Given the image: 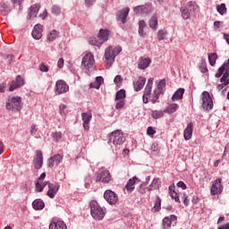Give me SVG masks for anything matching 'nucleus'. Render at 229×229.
<instances>
[{
    "label": "nucleus",
    "instance_id": "f03ea898",
    "mask_svg": "<svg viewBox=\"0 0 229 229\" xmlns=\"http://www.w3.org/2000/svg\"><path fill=\"white\" fill-rule=\"evenodd\" d=\"M126 138L124 137V134L119 130H116L108 135L107 144H109V146H112V144H114V146H121L124 144Z\"/></svg>",
    "mask_w": 229,
    "mask_h": 229
},
{
    "label": "nucleus",
    "instance_id": "4d7b16f0",
    "mask_svg": "<svg viewBox=\"0 0 229 229\" xmlns=\"http://www.w3.org/2000/svg\"><path fill=\"white\" fill-rule=\"evenodd\" d=\"M39 71H41V72H49V67L47 65H46V64L41 63L39 64Z\"/></svg>",
    "mask_w": 229,
    "mask_h": 229
},
{
    "label": "nucleus",
    "instance_id": "6ab92c4d",
    "mask_svg": "<svg viewBox=\"0 0 229 229\" xmlns=\"http://www.w3.org/2000/svg\"><path fill=\"white\" fill-rule=\"evenodd\" d=\"M194 130V123L192 122L187 124V127L184 130L183 137L185 140H191L192 139V131Z\"/></svg>",
    "mask_w": 229,
    "mask_h": 229
},
{
    "label": "nucleus",
    "instance_id": "9d476101",
    "mask_svg": "<svg viewBox=\"0 0 229 229\" xmlns=\"http://www.w3.org/2000/svg\"><path fill=\"white\" fill-rule=\"evenodd\" d=\"M104 199H106L109 205H115V203L119 201V197L114 191L106 190L104 192Z\"/></svg>",
    "mask_w": 229,
    "mask_h": 229
},
{
    "label": "nucleus",
    "instance_id": "0e129e2a",
    "mask_svg": "<svg viewBox=\"0 0 229 229\" xmlns=\"http://www.w3.org/2000/svg\"><path fill=\"white\" fill-rule=\"evenodd\" d=\"M199 201H201V199L198 196H193L191 199V203H193V205H198Z\"/></svg>",
    "mask_w": 229,
    "mask_h": 229
},
{
    "label": "nucleus",
    "instance_id": "5701e85b",
    "mask_svg": "<svg viewBox=\"0 0 229 229\" xmlns=\"http://www.w3.org/2000/svg\"><path fill=\"white\" fill-rule=\"evenodd\" d=\"M153 88L146 86L143 91L142 101L145 105L149 103V98H151V90Z\"/></svg>",
    "mask_w": 229,
    "mask_h": 229
},
{
    "label": "nucleus",
    "instance_id": "69168bd1",
    "mask_svg": "<svg viewBox=\"0 0 229 229\" xmlns=\"http://www.w3.org/2000/svg\"><path fill=\"white\" fill-rule=\"evenodd\" d=\"M47 165H48V167H55V160L53 159V157H49Z\"/></svg>",
    "mask_w": 229,
    "mask_h": 229
},
{
    "label": "nucleus",
    "instance_id": "2eb2a0df",
    "mask_svg": "<svg viewBox=\"0 0 229 229\" xmlns=\"http://www.w3.org/2000/svg\"><path fill=\"white\" fill-rule=\"evenodd\" d=\"M82 121H83V128L86 131H89L90 130V121H92V113L91 112H86L81 114Z\"/></svg>",
    "mask_w": 229,
    "mask_h": 229
},
{
    "label": "nucleus",
    "instance_id": "473e14b6",
    "mask_svg": "<svg viewBox=\"0 0 229 229\" xmlns=\"http://www.w3.org/2000/svg\"><path fill=\"white\" fill-rule=\"evenodd\" d=\"M160 93L159 91H157V89H154L153 93L150 94V98H148L151 103L153 105H155L156 103H158V99L160 98Z\"/></svg>",
    "mask_w": 229,
    "mask_h": 229
},
{
    "label": "nucleus",
    "instance_id": "37998d69",
    "mask_svg": "<svg viewBox=\"0 0 229 229\" xmlns=\"http://www.w3.org/2000/svg\"><path fill=\"white\" fill-rule=\"evenodd\" d=\"M52 159H54L55 165H60V163L62 162V160H64V157L60 154H56L52 157Z\"/></svg>",
    "mask_w": 229,
    "mask_h": 229
},
{
    "label": "nucleus",
    "instance_id": "f3484780",
    "mask_svg": "<svg viewBox=\"0 0 229 229\" xmlns=\"http://www.w3.org/2000/svg\"><path fill=\"white\" fill-rule=\"evenodd\" d=\"M42 31H44L42 24H36L31 33L33 38L40 40L42 38Z\"/></svg>",
    "mask_w": 229,
    "mask_h": 229
},
{
    "label": "nucleus",
    "instance_id": "e2e57ef3",
    "mask_svg": "<svg viewBox=\"0 0 229 229\" xmlns=\"http://www.w3.org/2000/svg\"><path fill=\"white\" fill-rule=\"evenodd\" d=\"M189 203H190L189 196L187 194L183 193V205H184V207H189Z\"/></svg>",
    "mask_w": 229,
    "mask_h": 229
},
{
    "label": "nucleus",
    "instance_id": "0eeeda50",
    "mask_svg": "<svg viewBox=\"0 0 229 229\" xmlns=\"http://www.w3.org/2000/svg\"><path fill=\"white\" fill-rule=\"evenodd\" d=\"M69 92V85L64 80H59L55 82V94L60 96V94H65Z\"/></svg>",
    "mask_w": 229,
    "mask_h": 229
},
{
    "label": "nucleus",
    "instance_id": "423d86ee",
    "mask_svg": "<svg viewBox=\"0 0 229 229\" xmlns=\"http://www.w3.org/2000/svg\"><path fill=\"white\" fill-rule=\"evenodd\" d=\"M94 181L96 183L101 182L102 183H110L112 182V174H110V171L104 170L98 173L95 177Z\"/></svg>",
    "mask_w": 229,
    "mask_h": 229
},
{
    "label": "nucleus",
    "instance_id": "603ef678",
    "mask_svg": "<svg viewBox=\"0 0 229 229\" xmlns=\"http://www.w3.org/2000/svg\"><path fill=\"white\" fill-rule=\"evenodd\" d=\"M114 82L116 85V87H119L120 85H123V76L116 75L114 79Z\"/></svg>",
    "mask_w": 229,
    "mask_h": 229
},
{
    "label": "nucleus",
    "instance_id": "5fc2aeb1",
    "mask_svg": "<svg viewBox=\"0 0 229 229\" xmlns=\"http://www.w3.org/2000/svg\"><path fill=\"white\" fill-rule=\"evenodd\" d=\"M61 115H67V106L61 104L59 106Z\"/></svg>",
    "mask_w": 229,
    "mask_h": 229
},
{
    "label": "nucleus",
    "instance_id": "79ce46f5",
    "mask_svg": "<svg viewBox=\"0 0 229 229\" xmlns=\"http://www.w3.org/2000/svg\"><path fill=\"white\" fill-rule=\"evenodd\" d=\"M164 89H165V79L161 80L157 86V89L155 90L159 91L161 94L164 91Z\"/></svg>",
    "mask_w": 229,
    "mask_h": 229
},
{
    "label": "nucleus",
    "instance_id": "c85d7f7f",
    "mask_svg": "<svg viewBox=\"0 0 229 229\" xmlns=\"http://www.w3.org/2000/svg\"><path fill=\"white\" fill-rule=\"evenodd\" d=\"M162 209V199H160V196H156L155 205L153 208L151 209V212H160Z\"/></svg>",
    "mask_w": 229,
    "mask_h": 229
},
{
    "label": "nucleus",
    "instance_id": "dca6fc26",
    "mask_svg": "<svg viewBox=\"0 0 229 229\" xmlns=\"http://www.w3.org/2000/svg\"><path fill=\"white\" fill-rule=\"evenodd\" d=\"M49 229H67V225L65 222L62 220H56V218H53L48 226Z\"/></svg>",
    "mask_w": 229,
    "mask_h": 229
},
{
    "label": "nucleus",
    "instance_id": "7c9ffc66",
    "mask_svg": "<svg viewBox=\"0 0 229 229\" xmlns=\"http://www.w3.org/2000/svg\"><path fill=\"white\" fill-rule=\"evenodd\" d=\"M148 26L149 28H151V30H158V18L157 17V15L151 16L148 22Z\"/></svg>",
    "mask_w": 229,
    "mask_h": 229
},
{
    "label": "nucleus",
    "instance_id": "4468645a",
    "mask_svg": "<svg viewBox=\"0 0 229 229\" xmlns=\"http://www.w3.org/2000/svg\"><path fill=\"white\" fill-rule=\"evenodd\" d=\"M130 14V7H125L121 11H118L116 13V21L122 22L123 24H126L127 17Z\"/></svg>",
    "mask_w": 229,
    "mask_h": 229
},
{
    "label": "nucleus",
    "instance_id": "c9c22d12",
    "mask_svg": "<svg viewBox=\"0 0 229 229\" xmlns=\"http://www.w3.org/2000/svg\"><path fill=\"white\" fill-rule=\"evenodd\" d=\"M178 110V104H170L165 110V114H174Z\"/></svg>",
    "mask_w": 229,
    "mask_h": 229
},
{
    "label": "nucleus",
    "instance_id": "393cba45",
    "mask_svg": "<svg viewBox=\"0 0 229 229\" xmlns=\"http://www.w3.org/2000/svg\"><path fill=\"white\" fill-rule=\"evenodd\" d=\"M38 10H40V4H36L31 5L27 19H35V17H37V14L38 13Z\"/></svg>",
    "mask_w": 229,
    "mask_h": 229
},
{
    "label": "nucleus",
    "instance_id": "de8ad7c7",
    "mask_svg": "<svg viewBox=\"0 0 229 229\" xmlns=\"http://www.w3.org/2000/svg\"><path fill=\"white\" fill-rule=\"evenodd\" d=\"M35 191L37 192H42L44 191V189L46 188V184H42L39 182H37L35 184Z\"/></svg>",
    "mask_w": 229,
    "mask_h": 229
},
{
    "label": "nucleus",
    "instance_id": "6e6d98bb",
    "mask_svg": "<svg viewBox=\"0 0 229 229\" xmlns=\"http://www.w3.org/2000/svg\"><path fill=\"white\" fill-rule=\"evenodd\" d=\"M170 197L172 199H174L175 203H180V195L178 192L174 191V193H170Z\"/></svg>",
    "mask_w": 229,
    "mask_h": 229
},
{
    "label": "nucleus",
    "instance_id": "8fccbe9b",
    "mask_svg": "<svg viewBox=\"0 0 229 229\" xmlns=\"http://www.w3.org/2000/svg\"><path fill=\"white\" fill-rule=\"evenodd\" d=\"M167 36V32L165 31L164 30H160L157 32V38L159 41L164 40V38H165V37Z\"/></svg>",
    "mask_w": 229,
    "mask_h": 229
},
{
    "label": "nucleus",
    "instance_id": "a19ab883",
    "mask_svg": "<svg viewBox=\"0 0 229 229\" xmlns=\"http://www.w3.org/2000/svg\"><path fill=\"white\" fill-rule=\"evenodd\" d=\"M199 71L200 72H202V74L208 72V68L207 67V61L205 59H201Z\"/></svg>",
    "mask_w": 229,
    "mask_h": 229
},
{
    "label": "nucleus",
    "instance_id": "72a5a7b5",
    "mask_svg": "<svg viewBox=\"0 0 229 229\" xmlns=\"http://www.w3.org/2000/svg\"><path fill=\"white\" fill-rule=\"evenodd\" d=\"M126 99V90L122 89L115 93L114 101Z\"/></svg>",
    "mask_w": 229,
    "mask_h": 229
},
{
    "label": "nucleus",
    "instance_id": "864d4df0",
    "mask_svg": "<svg viewBox=\"0 0 229 229\" xmlns=\"http://www.w3.org/2000/svg\"><path fill=\"white\" fill-rule=\"evenodd\" d=\"M114 62H115V58H106V69H110L114 65Z\"/></svg>",
    "mask_w": 229,
    "mask_h": 229
},
{
    "label": "nucleus",
    "instance_id": "58836bf2",
    "mask_svg": "<svg viewBox=\"0 0 229 229\" xmlns=\"http://www.w3.org/2000/svg\"><path fill=\"white\" fill-rule=\"evenodd\" d=\"M164 114H165L164 111L154 110L151 111V117H153V119H162Z\"/></svg>",
    "mask_w": 229,
    "mask_h": 229
},
{
    "label": "nucleus",
    "instance_id": "49530a36",
    "mask_svg": "<svg viewBox=\"0 0 229 229\" xmlns=\"http://www.w3.org/2000/svg\"><path fill=\"white\" fill-rule=\"evenodd\" d=\"M52 139L55 142H59V140L62 139V132L60 131L53 132Z\"/></svg>",
    "mask_w": 229,
    "mask_h": 229
},
{
    "label": "nucleus",
    "instance_id": "ea45409f",
    "mask_svg": "<svg viewBox=\"0 0 229 229\" xmlns=\"http://www.w3.org/2000/svg\"><path fill=\"white\" fill-rule=\"evenodd\" d=\"M171 225H173V223L169 219V216H165V218H163V222H162L163 229H170Z\"/></svg>",
    "mask_w": 229,
    "mask_h": 229
},
{
    "label": "nucleus",
    "instance_id": "7ed1b4c3",
    "mask_svg": "<svg viewBox=\"0 0 229 229\" xmlns=\"http://www.w3.org/2000/svg\"><path fill=\"white\" fill-rule=\"evenodd\" d=\"M5 108L12 112H21V110H22V98L12 97L11 98H8Z\"/></svg>",
    "mask_w": 229,
    "mask_h": 229
},
{
    "label": "nucleus",
    "instance_id": "a878e982",
    "mask_svg": "<svg viewBox=\"0 0 229 229\" xmlns=\"http://www.w3.org/2000/svg\"><path fill=\"white\" fill-rule=\"evenodd\" d=\"M183 94H185V89L179 88L172 96V101H180V99H183Z\"/></svg>",
    "mask_w": 229,
    "mask_h": 229
},
{
    "label": "nucleus",
    "instance_id": "bf43d9fd",
    "mask_svg": "<svg viewBox=\"0 0 229 229\" xmlns=\"http://www.w3.org/2000/svg\"><path fill=\"white\" fill-rule=\"evenodd\" d=\"M30 134L34 137L35 133H37L38 131V128H37V124L33 123L30 126Z\"/></svg>",
    "mask_w": 229,
    "mask_h": 229
},
{
    "label": "nucleus",
    "instance_id": "f257e3e1",
    "mask_svg": "<svg viewBox=\"0 0 229 229\" xmlns=\"http://www.w3.org/2000/svg\"><path fill=\"white\" fill-rule=\"evenodd\" d=\"M108 37H110V30L100 29L97 38H90L89 43L91 46H96L97 47H101L102 44L108 41Z\"/></svg>",
    "mask_w": 229,
    "mask_h": 229
},
{
    "label": "nucleus",
    "instance_id": "f8f14e48",
    "mask_svg": "<svg viewBox=\"0 0 229 229\" xmlns=\"http://www.w3.org/2000/svg\"><path fill=\"white\" fill-rule=\"evenodd\" d=\"M212 196H217L223 192V184H221V178L216 179L210 190Z\"/></svg>",
    "mask_w": 229,
    "mask_h": 229
},
{
    "label": "nucleus",
    "instance_id": "39448f33",
    "mask_svg": "<svg viewBox=\"0 0 229 229\" xmlns=\"http://www.w3.org/2000/svg\"><path fill=\"white\" fill-rule=\"evenodd\" d=\"M201 106L204 112H210L214 108V100H212V97L208 91H203L201 93Z\"/></svg>",
    "mask_w": 229,
    "mask_h": 229
},
{
    "label": "nucleus",
    "instance_id": "1a4fd4ad",
    "mask_svg": "<svg viewBox=\"0 0 229 229\" xmlns=\"http://www.w3.org/2000/svg\"><path fill=\"white\" fill-rule=\"evenodd\" d=\"M121 51H123V47H121V46H116L114 47L110 46L106 48L105 58H115Z\"/></svg>",
    "mask_w": 229,
    "mask_h": 229
},
{
    "label": "nucleus",
    "instance_id": "bb28decb",
    "mask_svg": "<svg viewBox=\"0 0 229 229\" xmlns=\"http://www.w3.org/2000/svg\"><path fill=\"white\" fill-rule=\"evenodd\" d=\"M95 62L94 58H82L81 65L82 67H85L86 71H90Z\"/></svg>",
    "mask_w": 229,
    "mask_h": 229
},
{
    "label": "nucleus",
    "instance_id": "6e6552de",
    "mask_svg": "<svg viewBox=\"0 0 229 229\" xmlns=\"http://www.w3.org/2000/svg\"><path fill=\"white\" fill-rule=\"evenodd\" d=\"M24 85H26L24 77L21 75H17L10 84L9 92H13V90H17V89H21V87H24Z\"/></svg>",
    "mask_w": 229,
    "mask_h": 229
},
{
    "label": "nucleus",
    "instance_id": "cd10ccee",
    "mask_svg": "<svg viewBox=\"0 0 229 229\" xmlns=\"http://www.w3.org/2000/svg\"><path fill=\"white\" fill-rule=\"evenodd\" d=\"M227 69H229V59L227 60V63H225L218 68L217 72L215 74V78H221Z\"/></svg>",
    "mask_w": 229,
    "mask_h": 229
},
{
    "label": "nucleus",
    "instance_id": "2f4dec72",
    "mask_svg": "<svg viewBox=\"0 0 229 229\" xmlns=\"http://www.w3.org/2000/svg\"><path fill=\"white\" fill-rule=\"evenodd\" d=\"M102 83H105V79H103L102 76H98V77H96L95 85H94V83L91 82L89 84V87H90V89H98L101 87Z\"/></svg>",
    "mask_w": 229,
    "mask_h": 229
},
{
    "label": "nucleus",
    "instance_id": "774afa93",
    "mask_svg": "<svg viewBox=\"0 0 229 229\" xmlns=\"http://www.w3.org/2000/svg\"><path fill=\"white\" fill-rule=\"evenodd\" d=\"M217 229H229V222L227 224L218 226Z\"/></svg>",
    "mask_w": 229,
    "mask_h": 229
},
{
    "label": "nucleus",
    "instance_id": "680f3d73",
    "mask_svg": "<svg viewBox=\"0 0 229 229\" xmlns=\"http://www.w3.org/2000/svg\"><path fill=\"white\" fill-rule=\"evenodd\" d=\"M177 187L182 189V191H185L187 189V184H185V182L182 181H179L177 182Z\"/></svg>",
    "mask_w": 229,
    "mask_h": 229
},
{
    "label": "nucleus",
    "instance_id": "ddd939ff",
    "mask_svg": "<svg viewBox=\"0 0 229 229\" xmlns=\"http://www.w3.org/2000/svg\"><path fill=\"white\" fill-rule=\"evenodd\" d=\"M58 191H60V183H48V191H47V196L53 199L55 196H56V194L58 193Z\"/></svg>",
    "mask_w": 229,
    "mask_h": 229
},
{
    "label": "nucleus",
    "instance_id": "20e7f679",
    "mask_svg": "<svg viewBox=\"0 0 229 229\" xmlns=\"http://www.w3.org/2000/svg\"><path fill=\"white\" fill-rule=\"evenodd\" d=\"M90 214L93 219L101 221L105 217V210L103 208L99 207V204L96 200H92L89 203Z\"/></svg>",
    "mask_w": 229,
    "mask_h": 229
},
{
    "label": "nucleus",
    "instance_id": "c756f323",
    "mask_svg": "<svg viewBox=\"0 0 229 229\" xmlns=\"http://www.w3.org/2000/svg\"><path fill=\"white\" fill-rule=\"evenodd\" d=\"M58 38V31L56 30H52L47 34V42H55Z\"/></svg>",
    "mask_w": 229,
    "mask_h": 229
},
{
    "label": "nucleus",
    "instance_id": "4c0bfd02",
    "mask_svg": "<svg viewBox=\"0 0 229 229\" xmlns=\"http://www.w3.org/2000/svg\"><path fill=\"white\" fill-rule=\"evenodd\" d=\"M181 13H182V19H184V21H187L192 17L191 15V13H189V11L187 10V7H185V6L181 7Z\"/></svg>",
    "mask_w": 229,
    "mask_h": 229
},
{
    "label": "nucleus",
    "instance_id": "f704fd0d",
    "mask_svg": "<svg viewBox=\"0 0 229 229\" xmlns=\"http://www.w3.org/2000/svg\"><path fill=\"white\" fill-rule=\"evenodd\" d=\"M133 10L138 15H144V13H148V7L145 5H138L134 7Z\"/></svg>",
    "mask_w": 229,
    "mask_h": 229
},
{
    "label": "nucleus",
    "instance_id": "052dcab7",
    "mask_svg": "<svg viewBox=\"0 0 229 229\" xmlns=\"http://www.w3.org/2000/svg\"><path fill=\"white\" fill-rule=\"evenodd\" d=\"M228 78H229V69L225 70L224 74H222L220 81H225V80H228Z\"/></svg>",
    "mask_w": 229,
    "mask_h": 229
},
{
    "label": "nucleus",
    "instance_id": "338daca9",
    "mask_svg": "<svg viewBox=\"0 0 229 229\" xmlns=\"http://www.w3.org/2000/svg\"><path fill=\"white\" fill-rule=\"evenodd\" d=\"M2 10H4V12H5V13H9V12L11 11L10 6H8L6 4H4L2 5Z\"/></svg>",
    "mask_w": 229,
    "mask_h": 229
},
{
    "label": "nucleus",
    "instance_id": "9b49d317",
    "mask_svg": "<svg viewBox=\"0 0 229 229\" xmlns=\"http://www.w3.org/2000/svg\"><path fill=\"white\" fill-rule=\"evenodd\" d=\"M33 164L37 171L42 169V165H44V154L42 153V150H36V157L33 159Z\"/></svg>",
    "mask_w": 229,
    "mask_h": 229
},
{
    "label": "nucleus",
    "instance_id": "4be33fe9",
    "mask_svg": "<svg viewBox=\"0 0 229 229\" xmlns=\"http://www.w3.org/2000/svg\"><path fill=\"white\" fill-rule=\"evenodd\" d=\"M137 181H139L137 176H133L132 178L129 179L125 185V189L128 192H133V191H135V183Z\"/></svg>",
    "mask_w": 229,
    "mask_h": 229
},
{
    "label": "nucleus",
    "instance_id": "3c124183",
    "mask_svg": "<svg viewBox=\"0 0 229 229\" xmlns=\"http://www.w3.org/2000/svg\"><path fill=\"white\" fill-rule=\"evenodd\" d=\"M151 150L153 151V153H155L156 155H158V153H160V147L158 146L157 142H154L151 145Z\"/></svg>",
    "mask_w": 229,
    "mask_h": 229
},
{
    "label": "nucleus",
    "instance_id": "13d9d810",
    "mask_svg": "<svg viewBox=\"0 0 229 229\" xmlns=\"http://www.w3.org/2000/svg\"><path fill=\"white\" fill-rule=\"evenodd\" d=\"M155 133H157V131H155V129L153 127H151V126L148 127L147 135L153 137V135H155Z\"/></svg>",
    "mask_w": 229,
    "mask_h": 229
},
{
    "label": "nucleus",
    "instance_id": "b1692460",
    "mask_svg": "<svg viewBox=\"0 0 229 229\" xmlns=\"http://www.w3.org/2000/svg\"><path fill=\"white\" fill-rule=\"evenodd\" d=\"M46 207V203H44V200L42 199H36L32 202V208L34 210H44Z\"/></svg>",
    "mask_w": 229,
    "mask_h": 229
},
{
    "label": "nucleus",
    "instance_id": "aec40b11",
    "mask_svg": "<svg viewBox=\"0 0 229 229\" xmlns=\"http://www.w3.org/2000/svg\"><path fill=\"white\" fill-rule=\"evenodd\" d=\"M146 85V79L144 77H140L137 81H133V88L135 92H140Z\"/></svg>",
    "mask_w": 229,
    "mask_h": 229
},
{
    "label": "nucleus",
    "instance_id": "a211bd4d",
    "mask_svg": "<svg viewBox=\"0 0 229 229\" xmlns=\"http://www.w3.org/2000/svg\"><path fill=\"white\" fill-rule=\"evenodd\" d=\"M186 10H188V13L191 17H196V13L199 11V7L194 2H189L185 5Z\"/></svg>",
    "mask_w": 229,
    "mask_h": 229
},
{
    "label": "nucleus",
    "instance_id": "a18cd8bd",
    "mask_svg": "<svg viewBox=\"0 0 229 229\" xmlns=\"http://www.w3.org/2000/svg\"><path fill=\"white\" fill-rule=\"evenodd\" d=\"M52 13L53 15H60L62 13V8L59 5H53L52 6Z\"/></svg>",
    "mask_w": 229,
    "mask_h": 229
},
{
    "label": "nucleus",
    "instance_id": "412c9836",
    "mask_svg": "<svg viewBox=\"0 0 229 229\" xmlns=\"http://www.w3.org/2000/svg\"><path fill=\"white\" fill-rule=\"evenodd\" d=\"M149 65H151V58H140L138 69L144 71V69H148Z\"/></svg>",
    "mask_w": 229,
    "mask_h": 229
},
{
    "label": "nucleus",
    "instance_id": "c03bdc74",
    "mask_svg": "<svg viewBox=\"0 0 229 229\" xmlns=\"http://www.w3.org/2000/svg\"><path fill=\"white\" fill-rule=\"evenodd\" d=\"M216 10L220 15H225L226 13V5L225 4L217 5Z\"/></svg>",
    "mask_w": 229,
    "mask_h": 229
},
{
    "label": "nucleus",
    "instance_id": "09e8293b",
    "mask_svg": "<svg viewBox=\"0 0 229 229\" xmlns=\"http://www.w3.org/2000/svg\"><path fill=\"white\" fill-rule=\"evenodd\" d=\"M117 101L118 102H116V104H115L116 110H121V108H124V105H126V100L122 99V100H117Z\"/></svg>",
    "mask_w": 229,
    "mask_h": 229
},
{
    "label": "nucleus",
    "instance_id": "e433bc0d",
    "mask_svg": "<svg viewBox=\"0 0 229 229\" xmlns=\"http://www.w3.org/2000/svg\"><path fill=\"white\" fill-rule=\"evenodd\" d=\"M147 24L146 21H139V35L140 37H146V33H144V28H146Z\"/></svg>",
    "mask_w": 229,
    "mask_h": 229
}]
</instances>
